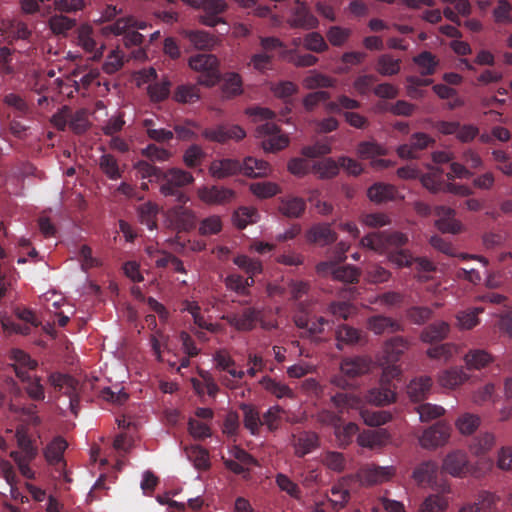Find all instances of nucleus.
Returning <instances> with one entry per match:
<instances>
[{
	"mask_svg": "<svg viewBox=\"0 0 512 512\" xmlns=\"http://www.w3.org/2000/svg\"><path fill=\"white\" fill-rule=\"evenodd\" d=\"M292 28H301L306 30L316 29L319 26L318 19L310 12L307 6L297 0L292 9V15L288 21Z\"/></svg>",
	"mask_w": 512,
	"mask_h": 512,
	"instance_id": "f8f14e48",
	"label": "nucleus"
},
{
	"mask_svg": "<svg viewBox=\"0 0 512 512\" xmlns=\"http://www.w3.org/2000/svg\"><path fill=\"white\" fill-rule=\"evenodd\" d=\"M249 114L257 120L265 121L258 124L255 131L256 137L261 139V145L265 151L276 152L288 146V136L281 133L278 125L270 121L275 117V113L272 110L255 107L249 109Z\"/></svg>",
	"mask_w": 512,
	"mask_h": 512,
	"instance_id": "f257e3e1",
	"label": "nucleus"
},
{
	"mask_svg": "<svg viewBox=\"0 0 512 512\" xmlns=\"http://www.w3.org/2000/svg\"><path fill=\"white\" fill-rule=\"evenodd\" d=\"M254 283V280H249L239 274H229L224 280V284L228 290L241 296H248L250 294L249 289Z\"/></svg>",
	"mask_w": 512,
	"mask_h": 512,
	"instance_id": "473e14b6",
	"label": "nucleus"
},
{
	"mask_svg": "<svg viewBox=\"0 0 512 512\" xmlns=\"http://www.w3.org/2000/svg\"><path fill=\"white\" fill-rule=\"evenodd\" d=\"M381 365L383 371L380 386L370 389L366 395L367 401L375 405H386L395 401V387H393L391 381L401 374V369L396 363H385V360H383Z\"/></svg>",
	"mask_w": 512,
	"mask_h": 512,
	"instance_id": "f03ea898",
	"label": "nucleus"
},
{
	"mask_svg": "<svg viewBox=\"0 0 512 512\" xmlns=\"http://www.w3.org/2000/svg\"><path fill=\"white\" fill-rule=\"evenodd\" d=\"M432 386V379L428 376H420L411 380L407 386V394L414 402H420L427 398Z\"/></svg>",
	"mask_w": 512,
	"mask_h": 512,
	"instance_id": "b1692460",
	"label": "nucleus"
},
{
	"mask_svg": "<svg viewBox=\"0 0 512 512\" xmlns=\"http://www.w3.org/2000/svg\"><path fill=\"white\" fill-rule=\"evenodd\" d=\"M275 482L281 491L286 492L290 497L299 500L302 492L298 484L293 482L287 475L278 473Z\"/></svg>",
	"mask_w": 512,
	"mask_h": 512,
	"instance_id": "6e6d98bb",
	"label": "nucleus"
},
{
	"mask_svg": "<svg viewBox=\"0 0 512 512\" xmlns=\"http://www.w3.org/2000/svg\"><path fill=\"white\" fill-rule=\"evenodd\" d=\"M223 94L228 97H235L242 93V78L238 73L228 72L225 73L222 79Z\"/></svg>",
	"mask_w": 512,
	"mask_h": 512,
	"instance_id": "ea45409f",
	"label": "nucleus"
},
{
	"mask_svg": "<svg viewBox=\"0 0 512 512\" xmlns=\"http://www.w3.org/2000/svg\"><path fill=\"white\" fill-rule=\"evenodd\" d=\"M250 191L259 198H270L280 192V188L273 182H256L250 185Z\"/></svg>",
	"mask_w": 512,
	"mask_h": 512,
	"instance_id": "bf43d9fd",
	"label": "nucleus"
},
{
	"mask_svg": "<svg viewBox=\"0 0 512 512\" xmlns=\"http://www.w3.org/2000/svg\"><path fill=\"white\" fill-rule=\"evenodd\" d=\"M202 135L210 141L225 143L228 140H242L246 136V132L239 125L221 124L214 128L204 129Z\"/></svg>",
	"mask_w": 512,
	"mask_h": 512,
	"instance_id": "6e6552de",
	"label": "nucleus"
},
{
	"mask_svg": "<svg viewBox=\"0 0 512 512\" xmlns=\"http://www.w3.org/2000/svg\"><path fill=\"white\" fill-rule=\"evenodd\" d=\"M396 189L391 184L378 182L369 187L367 191L368 198L374 203H383L393 200Z\"/></svg>",
	"mask_w": 512,
	"mask_h": 512,
	"instance_id": "c756f323",
	"label": "nucleus"
},
{
	"mask_svg": "<svg viewBox=\"0 0 512 512\" xmlns=\"http://www.w3.org/2000/svg\"><path fill=\"white\" fill-rule=\"evenodd\" d=\"M437 472L438 464L435 461H424L415 468L413 478L418 484H430L435 480Z\"/></svg>",
	"mask_w": 512,
	"mask_h": 512,
	"instance_id": "7c9ffc66",
	"label": "nucleus"
},
{
	"mask_svg": "<svg viewBox=\"0 0 512 512\" xmlns=\"http://www.w3.org/2000/svg\"><path fill=\"white\" fill-rule=\"evenodd\" d=\"M221 230L222 221L217 215L209 216L199 224V233L203 236L218 234Z\"/></svg>",
	"mask_w": 512,
	"mask_h": 512,
	"instance_id": "69168bd1",
	"label": "nucleus"
},
{
	"mask_svg": "<svg viewBox=\"0 0 512 512\" xmlns=\"http://www.w3.org/2000/svg\"><path fill=\"white\" fill-rule=\"evenodd\" d=\"M361 334L358 329L349 325H340L336 330L337 347L343 349V344H355L360 340Z\"/></svg>",
	"mask_w": 512,
	"mask_h": 512,
	"instance_id": "49530a36",
	"label": "nucleus"
},
{
	"mask_svg": "<svg viewBox=\"0 0 512 512\" xmlns=\"http://www.w3.org/2000/svg\"><path fill=\"white\" fill-rule=\"evenodd\" d=\"M141 153L152 162H165L172 156L169 150L158 147L155 144H149Z\"/></svg>",
	"mask_w": 512,
	"mask_h": 512,
	"instance_id": "e2e57ef3",
	"label": "nucleus"
},
{
	"mask_svg": "<svg viewBox=\"0 0 512 512\" xmlns=\"http://www.w3.org/2000/svg\"><path fill=\"white\" fill-rule=\"evenodd\" d=\"M447 506V502L441 496L430 495L421 504L418 512H442Z\"/></svg>",
	"mask_w": 512,
	"mask_h": 512,
	"instance_id": "774afa93",
	"label": "nucleus"
},
{
	"mask_svg": "<svg viewBox=\"0 0 512 512\" xmlns=\"http://www.w3.org/2000/svg\"><path fill=\"white\" fill-rule=\"evenodd\" d=\"M443 470L452 476H462L468 472V459L466 453L453 451L443 461Z\"/></svg>",
	"mask_w": 512,
	"mask_h": 512,
	"instance_id": "aec40b11",
	"label": "nucleus"
},
{
	"mask_svg": "<svg viewBox=\"0 0 512 512\" xmlns=\"http://www.w3.org/2000/svg\"><path fill=\"white\" fill-rule=\"evenodd\" d=\"M284 409L275 405L270 407L262 417L263 425H266L270 431H275L280 427L282 415L284 414Z\"/></svg>",
	"mask_w": 512,
	"mask_h": 512,
	"instance_id": "5fc2aeb1",
	"label": "nucleus"
},
{
	"mask_svg": "<svg viewBox=\"0 0 512 512\" xmlns=\"http://www.w3.org/2000/svg\"><path fill=\"white\" fill-rule=\"evenodd\" d=\"M144 27V23H138L132 17H122L117 19L113 24L107 26L106 29L114 35H125L130 28L143 29Z\"/></svg>",
	"mask_w": 512,
	"mask_h": 512,
	"instance_id": "603ef678",
	"label": "nucleus"
},
{
	"mask_svg": "<svg viewBox=\"0 0 512 512\" xmlns=\"http://www.w3.org/2000/svg\"><path fill=\"white\" fill-rule=\"evenodd\" d=\"M261 384L263 385L266 391L270 392L277 398H293L294 396V393L289 386H287L284 383L278 382L270 377H264L261 381Z\"/></svg>",
	"mask_w": 512,
	"mask_h": 512,
	"instance_id": "8fccbe9b",
	"label": "nucleus"
},
{
	"mask_svg": "<svg viewBox=\"0 0 512 512\" xmlns=\"http://www.w3.org/2000/svg\"><path fill=\"white\" fill-rule=\"evenodd\" d=\"M157 214L158 207L151 202L144 203L138 208L140 222L150 230L155 229L157 226Z\"/></svg>",
	"mask_w": 512,
	"mask_h": 512,
	"instance_id": "de8ad7c7",
	"label": "nucleus"
},
{
	"mask_svg": "<svg viewBox=\"0 0 512 512\" xmlns=\"http://www.w3.org/2000/svg\"><path fill=\"white\" fill-rule=\"evenodd\" d=\"M15 438L18 448L20 449V457L26 459H35L38 455V447L36 441L29 435L28 428L20 425L16 428Z\"/></svg>",
	"mask_w": 512,
	"mask_h": 512,
	"instance_id": "6ab92c4d",
	"label": "nucleus"
},
{
	"mask_svg": "<svg viewBox=\"0 0 512 512\" xmlns=\"http://www.w3.org/2000/svg\"><path fill=\"white\" fill-rule=\"evenodd\" d=\"M479 423L478 416L466 413L458 418L456 426L462 434L470 435L478 428Z\"/></svg>",
	"mask_w": 512,
	"mask_h": 512,
	"instance_id": "0e129e2a",
	"label": "nucleus"
},
{
	"mask_svg": "<svg viewBox=\"0 0 512 512\" xmlns=\"http://www.w3.org/2000/svg\"><path fill=\"white\" fill-rule=\"evenodd\" d=\"M413 62L418 66L421 76H431L436 72L439 61L429 51H423L413 58Z\"/></svg>",
	"mask_w": 512,
	"mask_h": 512,
	"instance_id": "72a5a7b5",
	"label": "nucleus"
},
{
	"mask_svg": "<svg viewBox=\"0 0 512 512\" xmlns=\"http://www.w3.org/2000/svg\"><path fill=\"white\" fill-rule=\"evenodd\" d=\"M468 369L479 370L493 361L490 353L483 349H472L464 357Z\"/></svg>",
	"mask_w": 512,
	"mask_h": 512,
	"instance_id": "f704fd0d",
	"label": "nucleus"
},
{
	"mask_svg": "<svg viewBox=\"0 0 512 512\" xmlns=\"http://www.w3.org/2000/svg\"><path fill=\"white\" fill-rule=\"evenodd\" d=\"M198 128L199 126L195 122L186 120L184 123L175 124L174 132L176 133L179 140L188 141L197 138L195 129Z\"/></svg>",
	"mask_w": 512,
	"mask_h": 512,
	"instance_id": "680f3d73",
	"label": "nucleus"
},
{
	"mask_svg": "<svg viewBox=\"0 0 512 512\" xmlns=\"http://www.w3.org/2000/svg\"><path fill=\"white\" fill-rule=\"evenodd\" d=\"M181 204L169 210V217L178 229L188 231L195 227L196 217L192 210Z\"/></svg>",
	"mask_w": 512,
	"mask_h": 512,
	"instance_id": "4be33fe9",
	"label": "nucleus"
},
{
	"mask_svg": "<svg viewBox=\"0 0 512 512\" xmlns=\"http://www.w3.org/2000/svg\"><path fill=\"white\" fill-rule=\"evenodd\" d=\"M435 226L443 233L458 234L462 231V224L455 219V210L445 206L436 208Z\"/></svg>",
	"mask_w": 512,
	"mask_h": 512,
	"instance_id": "dca6fc26",
	"label": "nucleus"
},
{
	"mask_svg": "<svg viewBox=\"0 0 512 512\" xmlns=\"http://www.w3.org/2000/svg\"><path fill=\"white\" fill-rule=\"evenodd\" d=\"M136 173L142 179H148L150 182H161L163 170L145 160H139L134 164Z\"/></svg>",
	"mask_w": 512,
	"mask_h": 512,
	"instance_id": "4c0bfd02",
	"label": "nucleus"
},
{
	"mask_svg": "<svg viewBox=\"0 0 512 512\" xmlns=\"http://www.w3.org/2000/svg\"><path fill=\"white\" fill-rule=\"evenodd\" d=\"M99 167L110 180H118L122 177L123 171L120 169L117 159L111 154H103L99 158Z\"/></svg>",
	"mask_w": 512,
	"mask_h": 512,
	"instance_id": "79ce46f5",
	"label": "nucleus"
},
{
	"mask_svg": "<svg viewBox=\"0 0 512 512\" xmlns=\"http://www.w3.org/2000/svg\"><path fill=\"white\" fill-rule=\"evenodd\" d=\"M75 24V20L64 15H55L49 20V26L51 30L56 34L66 33L67 31L71 30Z\"/></svg>",
	"mask_w": 512,
	"mask_h": 512,
	"instance_id": "338daca9",
	"label": "nucleus"
},
{
	"mask_svg": "<svg viewBox=\"0 0 512 512\" xmlns=\"http://www.w3.org/2000/svg\"><path fill=\"white\" fill-rule=\"evenodd\" d=\"M306 239L309 243L326 246L337 240V234L329 223H318L307 231Z\"/></svg>",
	"mask_w": 512,
	"mask_h": 512,
	"instance_id": "a211bd4d",
	"label": "nucleus"
},
{
	"mask_svg": "<svg viewBox=\"0 0 512 512\" xmlns=\"http://www.w3.org/2000/svg\"><path fill=\"white\" fill-rule=\"evenodd\" d=\"M260 311L256 308L249 307L242 311L241 314L233 313L223 316V319L237 331H251L255 328L259 320Z\"/></svg>",
	"mask_w": 512,
	"mask_h": 512,
	"instance_id": "9d476101",
	"label": "nucleus"
},
{
	"mask_svg": "<svg viewBox=\"0 0 512 512\" xmlns=\"http://www.w3.org/2000/svg\"><path fill=\"white\" fill-rule=\"evenodd\" d=\"M400 59H394L390 54H382L376 62V71L382 76H393L400 72Z\"/></svg>",
	"mask_w": 512,
	"mask_h": 512,
	"instance_id": "58836bf2",
	"label": "nucleus"
},
{
	"mask_svg": "<svg viewBox=\"0 0 512 512\" xmlns=\"http://www.w3.org/2000/svg\"><path fill=\"white\" fill-rule=\"evenodd\" d=\"M210 175L217 180L225 179L242 173V164L231 158L215 159L209 166Z\"/></svg>",
	"mask_w": 512,
	"mask_h": 512,
	"instance_id": "4468645a",
	"label": "nucleus"
},
{
	"mask_svg": "<svg viewBox=\"0 0 512 512\" xmlns=\"http://www.w3.org/2000/svg\"><path fill=\"white\" fill-rule=\"evenodd\" d=\"M67 448V442L62 437L54 438L45 448L44 456L51 465H58L63 462V453Z\"/></svg>",
	"mask_w": 512,
	"mask_h": 512,
	"instance_id": "2f4dec72",
	"label": "nucleus"
},
{
	"mask_svg": "<svg viewBox=\"0 0 512 512\" xmlns=\"http://www.w3.org/2000/svg\"><path fill=\"white\" fill-rule=\"evenodd\" d=\"M416 410L422 422H428L433 419L439 418L445 412L442 406L431 403L421 404L416 408Z\"/></svg>",
	"mask_w": 512,
	"mask_h": 512,
	"instance_id": "052dcab7",
	"label": "nucleus"
},
{
	"mask_svg": "<svg viewBox=\"0 0 512 512\" xmlns=\"http://www.w3.org/2000/svg\"><path fill=\"white\" fill-rule=\"evenodd\" d=\"M171 82L168 79H163L160 82L152 83L148 86V95L152 102H162L170 95Z\"/></svg>",
	"mask_w": 512,
	"mask_h": 512,
	"instance_id": "3c124183",
	"label": "nucleus"
},
{
	"mask_svg": "<svg viewBox=\"0 0 512 512\" xmlns=\"http://www.w3.org/2000/svg\"><path fill=\"white\" fill-rule=\"evenodd\" d=\"M31 35V30L22 21H11L6 28V37L10 43L16 40H28Z\"/></svg>",
	"mask_w": 512,
	"mask_h": 512,
	"instance_id": "09e8293b",
	"label": "nucleus"
},
{
	"mask_svg": "<svg viewBox=\"0 0 512 512\" xmlns=\"http://www.w3.org/2000/svg\"><path fill=\"white\" fill-rule=\"evenodd\" d=\"M49 382L55 389L69 397V406L71 412L76 416L80 402L79 382L72 376L60 373L51 374L49 376Z\"/></svg>",
	"mask_w": 512,
	"mask_h": 512,
	"instance_id": "0eeeda50",
	"label": "nucleus"
},
{
	"mask_svg": "<svg viewBox=\"0 0 512 512\" xmlns=\"http://www.w3.org/2000/svg\"><path fill=\"white\" fill-rule=\"evenodd\" d=\"M468 379V375L461 368H451L443 371L439 376V383L445 388L453 389Z\"/></svg>",
	"mask_w": 512,
	"mask_h": 512,
	"instance_id": "e433bc0d",
	"label": "nucleus"
},
{
	"mask_svg": "<svg viewBox=\"0 0 512 512\" xmlns=\"http://www.w3.org/2000/svg\"><path fill=\"white\" fill-rule=\"evenodd\" d=\"M358 409H360V416L364 423L371 427L384 425L392 419V415L388 411L377 409H361V405Z\"/></svg>",
	"mask_w": 512,
	"mask_h": 512,
	"instance_id": "c9c22d12",
	"label": "nucleus"
},
{
	"mask_svg": "<svg viewBox=\"0 0 512 512\" xmlns=\"http://www.w3.org/2000/svg\"><path fill=\"white\" fill-rule=\"evenodd\" d=\"M257 210L249 207H240L233 215V223L239 229H244L248 224L255 222Z\"/></svg>",
	"mask_w": 512,
	"mask_h": 512,
	"instance_id": "4d7b16f0",
	"label": "nucleus"
},
{
	"mask_svg": "<svg viewBox=\"0 0 512 512\" xmlns=\"http://www.w3.org/2000/svg\"><path fill=\"white\" fill-rule=\"evenodd\" d=\"M408 242L406 234L398 231L372 232L360 240V245L378 253H389L402 248Z\"/></svg>",
	"mask_w": 512,
	"mask_h": 512,
	"instance_id": "7ed1b4c3",
	"label": "nucleus"
},
{
	"mask_svg": "<svg viewBox=\"0 0 512 512\" xmlns=\"http://www.w3.org/2000/svg\"><path fill=\"white\" fill-rule=\"evenodd\" d=\"M200 99L199 89L196 85L192 84H182L179 85L173 94V100L186 104V103H194Z\"/></svg>",
	"mask_w": 512,
	"mask_h": 512,
	"instance_id": "c03bdc74",
	"label": "nucleus"
},
{
	"mask_svg": "<svg viewBox=\"0 0 512 512\" xmlns=\"http://www.w3.org/2000/svg\"><path fill=\"white\" fill-rule=\"evenodd\" d=\"M410 342L402 336H394L384 342L383 360L385 363H397L409 349Z\"/></svg>",
	"mask_w": 512,
	"mask_h": 512,
	"instance_id": "2eb2a0df",
	"label": "nucleus"
},
{
	"mask_svg": "<svg viewBox=\"0 0 512 512\" xmlns=\"http://www.w3.org/2000/svg\"><path fill=\"white\" fill-rule=\"evenodd\" d=\"M193 181L194 177L190 172L180 168H171L166 172L163 171L160 192L166 197H175L178 203H186L188 197L180 188L193 183Z\"/></svg>",
	"mask_w": 512,
	"mask_h": 512,
	"instance_id": "20e7f679",
	"label": "nucleus"
},
{
	"mask_svg": "<svg viewBox=\"0 0 512 512\" xmlns=\"http://www.w3.org/2000/svg\"><path fill=\"white\" fill-rule=\"evenodd\" d=\"M279 212L288 218H300L306 210V202L301 197L285 196L279 199Z\"/></svg>",
	"mask_w": 512,
	"mask_h": 512,
	"instance_id": "5701e85b",
	"label": "nucleus"
},
{
	"mask_svg": "<svg viewBox=\"0 0 512 512\" xmlns=\"http://www.w3.org/2000/svg\"><path fill=\"white\" fill-rule=\"evenodd\" d=\"M395 472L393 466L367 464L359 470L358 477L362 484L375 485L389 481L395 475Z\"/></svg>",
	"mask_w": 512,
	"mask_h": 512,
	"instance_id": "1a4fd4ad",
	"label": "nucleus"
},
{
	"mask_svg": "<svg viewBox=\"0 0 512 512\" xmlns=\"http://www.w3.org/2000/svg\"><path fill=\"white\" fill-rule=\"evenodd\" d=\"M240 410L244 415V427L249 430L252 435H258L263 423L257 408L251 404L242 403L240 404Z\"/></svg>",
	"mask_w": 512,
	"mask_h": 512,
	"instance_id": "cd10ccee",
	"label": "nucleus"
},
{
	"mask_svg": "<svg viewBox=\"0 0 512 512\" xmlns=\"http://www.w3.org/2000/svg\"><path fill=\"white\" fill-rule=\"evenodd\" d=\"M335 84V80L330 76L322 74L316 70L309 71L303 79V85L307 89L330 88Z\"/></svg>",
	"mask_w": 512,
	"mask_h": 512,
	"instance_id": "a19ab883",
	"label": "nucleus"
},
{
	"mask_svg": "<svg viewBox=\"0 0 512 512\" xmlns=\"http://www.w3.org/2000/svg\"><path fill=\"white\" fill-rule=\"evenodd\" d=\"M181 35L198 50H209L214 45V38L203 30H183Z\"/></svg>",
	"mask_w": 512,
	"mask_h": 512,
	"instance_id": "c85d7f7f",
	"label": "nucleus"
},
{
	"mask_svg": "<svg viewBox=\"0 0 512 512\" xmlns=\"http://www.w3.org/2000/svg\"><path fill=\"white\" fill-rule=\"evenodd\" d=\"M450 331V326L445 321L434 322L423 329L420 338L425 343H433L444 340Z\"/></svg>",
	"mask_w": 512,
	"mask_h": 512,
	"instance_id": "a878e982",
	"label": "nucleus"
},
{
	"mask_svg": "<svg viewBox=\"0 0 512 512\" xmlns=\"http://www.w3.org/2000/svg\"><path fill=\"white\" fill-rule=\"evenodd\" d=\"M373 366V362L369 357L356 356L346 358L341 363V371L349 378H355L368 373Z\"/></svg>",
	"mask_w": 512,
	"mask_h": 512,
	"instance_id": "f3484780",
	"label": "nucleus"
},
{
	"mask_svg": "<svg viewBox=\"0 0 512 512\" xmlns=\"http://www.w3.org/2000/svg\"><path fill=\"white\" fill-rule=\"evenodd\" d=\"M331 401L338 409V413L329 410H323L319 413L318 419L321 423L333 426L335 429L341 426V416L345 410L358 409L360 406V399L353 394L340 392L335 394Z\"/></svg>",
	"mask_w": 512,
	"mask_h": 512,
	"instance_id": "423d86ee",
	"label": "nucleus"
},
{
	"mask_svg": "<svg viewBox=\"0 0 512 512\" xmlns=\"http://www.w3.org/2000/svg\"><path fill=\"white\" fill-rule=\"evenodd\" d=\"M189 66L200 72L197 79L200 85L212 87L220 80L219 62L212 54H197L190 57Z\"/></svg>",
	"mask_w": 512,
	"mask_h": 512,
	"instance_id": "39448f33",
	"label": "nucleus"
},
{
	"mask_svg": "<svg viewBox=\"0 0 512 512\" xmlns=\"http://www.w3.org/2000/svg\"><path fill=\"white\" fill-rule=\"evenodd\" d=\"M303 46L305 49L315 53H322L328 50V44L319 32H310L305 35Z\"/></svg>",
	"mask_w": 512,
	"mask_h": 512,
	"instance_id": "864d4df0",
	"label": "nucleus"
},
{
	"mask_svg": "<svg viewBox=\"0 0 512 512\" xmlns=\"http://www.w3.org/2000/svg\"><path fill=\"white\" fill-rule=\"evenodd\" d=\"M450 436V427L443 423L437 422L435 425L424 430L420 437V444L424 448H436L444 445Z\"/></svg>",
	"mask_w": 512,
	"mask_h": 512,
	"instance_id": "9b49d317",
	"label": "nucleus"
},
{
	"mask_svg": "<svg viewBox=\"0 0 512 512\" xmlns=\"http://www.w3.org/2000/svg\"><path fill=\"white\" fill-rule=\"evenodd\" d=\"M367 328L376 335L403 331V327L398 321L384 315L369 317L367 320Z\"/></svg>",
	"mask_w": 512,
	"mask_h": 512,
	"instance_id": "412c9836",
	"label": "nucleus"
},
{
	"mask_svg": "<svg viewBox=\"0 0 512 512\" xmlns=\"http://www.w3.org/2000/svg\"><path fill=\"white\" fill-rule=\"evenodd\" d=\"M339 160L335 161L332 158H325L316 162L313 165V171L321 179H331L339 173Z\"/></svg>",
	"mask_w": 512,
	"mask_h": 512,
	"instance_id": "a18cd8bd",
	"label": "nucleus"
},
{
	"mask_svg": "<svg viewBox=\"0 0 512 512\" xmlns=\"http://www.w3.org/2000/svg\"><path fill=\"white\" fill-rule=\"evenodd\" d=\"M366 278L370 283L380 284L391 278V272L378 264H371L366 268Z\"/></svg>",
	"mask_w": 512,
	"mask_h": 512,
	"instance_id": "13d9d810",
	"label": "nucleus"
},
{
	"mask_svg": "<svg viewBox=\"0 0 512 512\" xmlns=\"http://www.w3.org/2000/svg\"><path fill=\"white\" fill-rule=\"evenodd\" d=\"M235 265L249 275V280H254V276L260 274L263 270L262 263L258 259L250 258L246 255H238L233 259Z\"/></svg>",
	"mask_w": 512,
	"mask_h": 512,
	"instance_id": "37998d69",
	"label": "nucleus"
},
{
	"mask_svg": "<svg viewBox=\"0 0 512 512\" xmlns=\"http://www.w3.org/2000/svg\"><path fill=\"white\" fill-rule=\"evenodd\" d=\"M293 446L297 457H304L319 446L318 435L314 432H303L294 439Z\"/></svg>",
	"mask_w": 512,
	"mask_h": 512,
	"instance_id": "393cba45",
	"label": "nucleus"
},
{
	"mask_svg": "<svg viewBox=\"0 0 512 512\" xmlns=\"http://www.w3.org/2000/svg\"><path fill=\"white\" fill-rule=\"evenodd\" d=\"M198 196L207 204L223 205L233 201L235 192L229 188L213 185L198 189Z\"/></svg>",
	"mask_w": 512,
	"mask_h": 512,
	"instance_id": "ddd939ff",
	"label": "nucleus"
},
{
	"mask_svg": "<svg viewBox=\"0 0 512 512\" xmlns=\"http://www.w3.org/2000/svg\"><path fill=\"white\" fill-rule=\"evenodd\" d=\"M242 164V173L247 177H265L271 172L270 164L262 159L247 157Z\"/></svg>",
	"mask_w": 512,
	"mask_h": 512,
	"instance_id": "bb28decb",
	"label": "nucleus"
}]
</instances>
